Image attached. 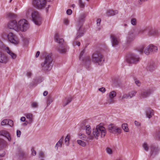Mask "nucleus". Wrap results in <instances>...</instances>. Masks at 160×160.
<instances>
[{
    "label": "nucleus",
    "mask_w": 160,
    "mask_h": 160,
    "mask_svg": "<svg viewBox=\"0 0 160 160\" xmlns=\"http://www.w3.org/2000/svg\"><path fill=\"white\" fill-rule=\"evenodd\" d=\"M4 143V141L2 139H0V148H2L3 146Z\"/></svg>",
    "instance_id": "48"
},
{
    "label": "nucleus",
    "mask_w": 160,
    "mask_h": 160,
    "mask_svg": "<svg viewBox=\"0 0 160 160\" xmlns=\"http://www.w3.org/2000/svg\"><path fill=\"white\" fill-rule=\"evenodd\" d=\"M106 152L107 153L109 154H112V150L110 148H108L106 149Z\"/></svg>",
    "instance_id": "47"
},
{
    "label": "nucleus",
    "mask_w": 160,
    "mask_h": 160,
    "mask_svg": "<svg viewBox=\"0 0 160 160\" xmlns=\"http://www.w3.org/2000/svg\"><path fill=\"white\" fill-rule=\"evenodd\" d=\"M146 115L149 118H151L154 115L153 110L150 108H148L146 111Z\"/></svg>",
    "instance_id": "22"
},
{
    "label": "nucleus",
    "mask_w": 160,
    "mask_h": 160,
    "mask_svg": "<svg viewBox=\"0 0 160 160\" xmlns=\"http://www.w3.org/2000/svg\"><path fill=\"white\" fill-rule=\"evenodd\" d=\"M97 127L99 133V135H100L101 138L104 137L106 133L105 128L102 125L101 123L97 125Z\"/></svg>",
    "instance_id": "15"
},
{
    "label": "nucleus",
    "mask_w": 160,
    "mask_h": 160,
    "mask_svg": "<svg viewBox=\"0 0 160 160\" xmlns=\"http://www.w3.org/2000/svg\"><path fill=\"white\" fill-rule=\"evenodd\" d=\"M69 136L68 135L67 136L65 139V142L66 143V144L67 146H68L69 144Z\"/></svg>",
    "instance_id": "36"
},
{
    "label": "nucleus",
    "mask_w": 160,
    "mask_h": 160,
    "mask_svg": "<svg viewBox=\"0 0 160 160\" xmlns=\"http://www.w3.org/2000/svg\"><path fill=\"white\" fill-rule=\"evenodd\" d=\"M44 157V154L43 152L41 151L39 153V157L42 158Z\"/></svg>",
    "instance_id": "52"
},
{
    "label": "nucleus",
    "mask_w": 160,
    "mask_h": 160,
    "mask_svg": "<svg viewBox=\"0 0 160 160\" xmlns=\"http://www.w3.org/2000/svg\"><path fill=\"white\" fill-rule=\"evenodd\" d=\"M21 120V121L22 122H25V121L26 122H27L28 123V121H25L26 120V118H25V117H22L21 118V119H20Z\"/></svg>",
    "instance_id": "56"
},
{
    "label": "nucleus",
    "mask_w": 160,
    "mask_h": 160,
    "mask_svg": "<svg viewBox=\"0 0 160 160\" xmlns=\"http://www.w3.org/2000/svg\"><path fill=\"white\" fill-rule=\"evenodd\" d=\"M101 21V19L100 18L98 19L97 20V24L98 26H100V24Z\"/></svg>",
    "instance_id": "55"
},
{
    "label": "nucleus",
    "mask_w": 160,
    "mask_h": 160,
    "mask_svg": "<svg viewBox=\"0 0 160 160\" xmlns=\"http://www.w3.org/2000/svg\"><path fill=\"white\" fill-rule=\"evenodd\" d=\"M77 142L78 144L82 147H85L86 145V143L83 141L79 140H78Z\"/></svg>",
    "instance_id": "34"
},
{
    "label": "nucleus",
    "mask_w": 160,
    "mask_h": 160,
    "mask_svg": "<svg viewBox=\"0 0 160 160\" xmlns=\"http://www.w3.org/2000/svg\"><path fill=\"white\" fill-rule=\"evenodd\" d=\"M25 116L29 120L28 123L31 124L33 122V116L32 114L30 113H26L25 114Z\"/></svg>",
    "instance_id": "27"
},
{
    "label": "nucleus",
    "mask_w": 160,
    "mask_h": 160,
    "mask_svg": "<svg viewBox=\"0 0 160 160\" xmlns=\"http://www.w3.org/2000/svg\"><path fill=\"white\" fill-rule=\"evenodd\" d=\"M83 64L88 68L89 67L91 64V61L90 57H86L83 60Z\"/></svg>",
    "instance_id": "20"
},
{
    "label": "nucleus",
    "mask_w": 160,
    "mask_h": 160,
    "mask_svg": "<svg viewBox=\"0 0 160 160\" xmlns=\"http://www.w3.org/2000/svg\"><path fill=\"white\" fill-rule=\"evenodd\" d=\"M114 102V100L113 98H109L108 100L107 101V103L110 104L113 103Z\"/></svg>",
    "instance_id": "39"
},
{
    "label": "nucleus",
    "mask_w": 160,
    "mask_h": 160,
    "mask_svg": "<svg viewBox=\"0 0 160 160\" xmlns=\"http://www.w3.org/2000/svg\"><path fill=\"white\" fill-rule=\"evenodd\" d=\"M66 102H63V106L65 107L70 103L72 100V98L69 97L67 99L66 98Z\"/></svg>",
    "instance_id": "31"
},
{
    "label": "nucleus",
    "mask_w": 160,
    "mask_h": 160,
    "mask_svg": "<svg viewBox=\"0 0 160 160\" xmlns=\"http://www.w3.org/2000/svg\"><path fill=\"white\" fill-rule=\"evenodd\" d=\"M20 154H21V155H22V156H23L25 154L24 152L22 150H21L20 151Z\"/></svg>",
    "instance_id": "61"
},
{
    "label": "nucleus",
    "mask_w": 160,
    "mask_h": 160,
    "mask_svg": "<svg viewBox=\"0 0 160 160\" xmlns=\"http://www.w3.org/2000/svg\"><path fill=\"white\" fill-rule=\"evenodd\" d=\"M157 137L160 139V129L158 130L157 133Z\"/></svg>",
    "instance_id": "59"
},
{
    "label": "nucleus",
    "mask_w": 160,
    "mask_h": 160,
    "mask_svg": "<svg viewBox=\"0 0 160 160\" xmlns=\"http://www.w3.org/2000/svg\"><path fill=\"white\" fill-rule=\"evenodd\" d=\"M131 23L133 25H135L136 24L137 20L136 19L133 18L131 20Z\"/></svg>",
    "instance_id": "42"
},
{
    "label": "nucleus",
    "mask_w": 160,
    "mask_h": 160,
    "mask_svg": "<svg viewBox=\"0 0 160 160\" xmlns=\"http://www.w3.org/2000/svg\"><path fill=\"white\" fill-rule=\"evenodd\" d=\"M64 23L65 24L67 25L68 24V21L67 19H65L64 20Z\"/></svg>",
    "instance_id": "64"
},
{
    "label": "nucleus",
    "mask_w": 160,
    "mask_h": 160,
    "mask_svg": "<svg viewBox=\"0 0 160 160\" xmlns=\"http://www.w3.org/2000/svg\"><path fill=\"white\" fill-rule=\"evenodd\" d=\"M21 135V132L20 130H17V135L18 137H20Z\"/></svg>",
    "instance_id": "54"
},
{
    "label": "nucleus",
    "mask_w": 160,
    "mask_h": 160,
    "mask_svg": "<svg viewBox=\"0 0 160 160\" xmlns=\"http://www.w3.org/2000/svg\"><path fill=\"white\" fill-rule=\"evenodd\" d=\"M31 106L32 108H38V103L36 102H32L31 103Z\"/></svg>",
    "instance_id": "40"
},
{
    "label": "nucleus",
    "mask_w": 160,
    "mask_h": 160,
    "mask_svg": "<svg viewBox=\"0 0 160 160\" xmlns=\"http://www.w3.org/2000/svg\"><path fill=\"white\" fill-rule=\"evenodd\" d=\"M134 123L137 126H139L140 125V123L136 121H135Z\"/></svg>",
    "instance_id": "60"
},
{
    "label": "nucleus",
    "mask_w": 160,
    "mask_h": 160,
    "mask_svg": "<svg viewBox=\"0 0 160 160\" xmlns=\"http://www.w3.org/2000/svg\"><path fill=\"white\" fill-rule=\"evenodd\" d=\"M92 133L93 137L96 139H98V137L100 136L99 133L98 132V130L97 128V126L95 128H94L92 130Z\"/></svg>",
    "instance_id": "25"
},
{
    "label": "nucleus",
    "mask_w": 160,
    "mask_h": 160,
    "mask_svg": "<svg viewBox=\"0 0 160 160\" xmlns=\"http://www.w3.org/2000/svg\"><path fill=\"white\" fill-rule=\"evenodd\" d=\"M54 38L56 42L59 44V46L57 48L58 51L61 53H65L67 52L68 47L64 43L63 39L60 38L58 33L55 34Z\"/></svg>",
    "instance_id": "2"
},
{
    "label": "nucleus",
    "mask_w": 160,
    "mask_h": 160,
    "mask_svg": "<svg viewBox=\"0 0 160 160\" xmlns=\"http://www.w3.org/2000/svg\"><path fill=\"white\" fill-rule=\"evenodd\" d=\"M79 136L80 137V138L81 139H83L84 140H85V137H87V136H85V135L84 134H81V133H79Z\"/></svg>",
    "instance_id": "46"
},
{
    "label": "nucleus",
    "mask_w": 160,
    "mask_h": 160,
    "mask_svg": "<svg viewBox=\"0 0 160 160\" xmlns=\"http://www.w3.org/2000/svg\"><path fill=\"white\" fill-rule=\"evenodd\" d=\"M151 93V90L148 89L142 91L141 93V97L142 98H146L148 97Z\"/></svg>",
    "instance_id": "17"
},
{
    "label": "nucleus",
    "mask_w": 160,
    "mask_h": 160,
    "mask_svg": "<svg viewBox=\"0 0 160 160\" xmlns=\"http://www.w3.org/2000/svg\"><path fill=\"white\" fill-rule=\"evenodd\" d=\"M0 135L5 137L9 141L11 140V138L9 132L7 131L2 130L0 131Z\"/></svg>",
    "instance_id": "19"
},
{
    "label": "nucleus",
    "mask_w": 160,
    "mask_h": 160,
    "mask_svg": "<svg viewBox=\"0 0 160 160\" xmlns=\"http://www.w3.org/2000/svg\"><path fill=\"white\" fill-rule=\"evenodd\" d=\"M135 83L138 86H139L141 85V82H140L137 79H135Z\"/></svg>",
    "instance_id": "51"
},
{
    "label": "nucleus",
    "mask_w": 160,
    "mask_h": 160,
    "mask_svg": "<svg viewBox=\"0 0 160 160\" xmlns=\"http://www.w3.org/2000/svg\"><path fill=\"white\" fill-rule=\"evenodd\" d=\"M8 26L10 29L18 31L17 23L15 20H14L10 21L8 23Z\"/></svg>",
    "instance_id": "16"
},
{
    "label": "nucleus",
    "mask_w": 160,
    "mask_h": 160,
    "mask_svg": "<svg viewBox=\"0 0 160 160\" xmlns=\"http://www.w3.org/2000/svg\"><path fill=\"white\" fill-rule=\"evenodd\" d=\"M53 58L51 54L46 56L44 62L41 64L42 69L44 71H49L52 68L53 65Z\"/></svg>",
    "instance_id": "1"
},
{
    "label": "nucleus",
    "mask_w": 160,
    "mask_h": 160,
    "mask_svg": "<svg viewBox=\"0 0 160 160\" xmlns=\"http://www.w3.org/2000/svg\"><path fill=\"white\" fill-rule=\"evenodd\" d=\"M5 50L10 55L12 59H15L16 58L17 55L11 51L8 47H6L5 48Z\"/></svg>",
    "instance_id": "23"
},
{
    "label": "nucleus",
    "mask_w": 160,
    "mask_h": 160,
    "mask_svg": "<svg viewBox=\"0 0 160 160\" xmlns=\"http://www.w3.org/2000/svg\"><path fill=\"white\" fill-rule=\"evenodd\" d=\"M128 94H124L122 97L121 99H128L130 98L128 95Z\"/></svg>",
    "instance_id": "43"
},
{
    "label": "nucleus",
    "mask_w": 160,
    "mask_h": 160,
    "mask_svg": "<svg viewBox=\"0 0 160 160\" xmlns=\"http://www.w3.org/2000/svg\"><path fill=\"white\" fill-rule=\"evenodd\" d=\"M40 53V52L39 51H37L36 53V58L38 57V56H39Z\"/></svg>",
    "instance_id": "63"
},
{
    "label": "nucleus",
    "mask_w": 160,
    "mask_h": 160,
    "mask_svg": "<svg viewBox=\"0 0 160 160\" xmlns=\"http://www.w3.org/2000/svg\"><path fill=\"white\" fill-rule=\"evenodd\" d=\"M155 68L154 63L153 62L149 64L148 66L147 69L150 72H152Z\"/></svg>",
    "instance_id": "28"
},
{
    "label": "nucleus",
    "mask_w": 160,
    "mask_h": 160,
    "mask_svg": "<svg viewBox=\"0 0 160 160\" xmlns=\"http://www.w3.org/2000/svg\"><path fill=\"white\" fill-rule=\"evenodd\" d=\"M79 4L81 8H83L85 7V4L83 2L82 0H79Z\"/></svg>",
    "instance_id": "37"
},
{
    "label": "nucleus",
    "mask_w": 160,
    "mask_h": 160,
    "mask_svg": "<svg viewBox=\"0 0 160 160\" xmlns=\"http://www.w3.org/2000/svg\"><path fill=\"white\" fill-rule=\"evenodd\" d=\"M118 12L117 10L113 11L112 10H109L107 11L106 14V15L108 17L113 16L117 14Z\"/></svg>",
    "instance_id": "26"
},
{
    "label": "nucleus",
    "mask_w": 160,
    "mask_h": 160,
    "mask_svg": "<svg viewBox=\"0 0 160 160\" xmlns=\"http://www.w3.org/2000/svg\"><path fill=\"white\" fill-rule=\"evenodd\" d=\"M99 91L102 92V93L106 91V89L102 87L101 88H99L98 89Z\"/></svg>",
    "instance_id": "50"
},
{
    "label": "nucleus",
    "mask_w": 160,
    "mask_h": 160,
    "mask_svg": "<svg viewBox=\"0 0 160 160\" xmlns=\"http://www.w3.org/2000/svg\"><path fill=\"white\" fill-rule=\"evenodd\" d=\"M110 38L112 46H116L118 45L120 42V39L117 37L115 35L111 34L110 35Z\"/></svg>",
    "instance_id": "14"
},
{
    "label": "nucleus",
    "mask_w": 160,
    "mask_h": 160,
    "mask_svg": "<svg viewBox=\"0 0 160 160\" xmlns=\"http://www.w3.org/2000/svg\"><path fill=\"white\" fill-rule=\"evenodd\" d=\"M136 93V92L135 91H132L130 92L128 94L130 98H131L132 97L134 96Z\"/></svg>",
    "instance_id": "35"
},
{
    "label": "nucleus",
    "mask_w": 160,
    "mask_h": 160,
    "mask_svg": "<svg viewBox=\"0 0 160 160\" xmlns=\"http://www.w3.org/2000/svg\"><path fill=\"white\" fill-rule=\"evenodd\" d=\"M32 20L34 23L38 26L40 25L42 23V18L40 14L36 11L32 12L31 14Z\"/></svg>",
    "instance_id": "6"
},
{
    "label": "nucleus",
    "mask_w": 160,
    "mask_h": 160,
    "mask_svg": "<svg viewBox=\"0 0 160 160\" xmlns=\"http://www.w3.org/2000/svg\"><path fill=\"white\" fill-rule=\"evenodd\" d=\"M7 16L11 18H15V15L12 13H8L7 14Z\"/></svg>",
    "instance_id": "38"
},
{
    "label": "nucleus",
    "mask_w": 160,
    "mask_h": 160,
    "mask_svg": "<svg viewBox=\"0 0 160 160\" xmlns=\"http://www.w3.org/2000/svg\"><path fill=\"white\" fill-rule=\"evenodd\" d=\"M66 12L68 15H70L72 14V11L70 9H68L67 10Z\"/></svg>",
    "instance_id": "53"
},
{
    "label": "nucleus",
    "mask_w": 160,
    "mask_h": 160,
    "mask_svg": "<svg viewBox=\"0 0 160 160\" xmlns=\"http://www.w3.org/2000/svg\"><path fill=\"white\" fill-rule=\"evenodd\" d=\"M84 52V50H83L81 52L79 56V59L81 60V59L82 57L83 56Z\"/></svg>",
    "instance_id": "57"
},
{
    "label": "nucleus",
    "mask_w": 160,
    "mask_h": 160,
    "mask_svg": "<svg viewBox=\"0 0 160 160\" xmlns=\"http://www.w3.org/2000/svg\"><path fill=\"white\" fill-rule=\"evenodd\" d=\"M53 99L51 96H48L47 98V105L48 106L53 102Z\"/></svg>",
    "instance_id": "29"
},
{
    "label": "nucleus",
    "mask_w": 160,
    "mask_h": 160,
    "mask_svg": "<svg viewBox=\"0 0 160 160\" xmlns=\"http://www.w3.org/2000/svg\"><path fill=\"white\" fill-rule=\"evenodd\" d=\"M122 127L125 132H128L129 131L128 128L127 124L123 123L122 124Z\"/></svg>",
    "instance_id": "32"
},
{
    "label": "nucleus",
    "mask_w": 160,
    "mask_h": 160,
    "mask_svg": "<svg viewBox=\"0 0 160 160\" xmlns=\"http://www.w3.org/2000/svg\"><path fill=\"white\" fill-rule=\"evenodd\" d=\"M8 119L3 120L1 122V125L3 126L6 125H8Z\"/></svg>",
    "instance_id": "41"
},
{
    "label": "nucleus",
    "mask_w": 160,
    "mask_h": 160,
    "mask_svg": "<svg viewBox=\"0 0 160 160\" xmlns=\"http://www.w3.org/2000/svg\"><path fill=\"white\" fill-rule=\"evenodd\" d=\"M143 147L145 151H148V148L146 143H143Z\"/></svg>",
    "instance_id": "44"
},
{
    "label": "nucleus",
    "mask_w": 160,
    "mask_h": 160,
    "mask_svg": "<svg viewBox=\"0 0 160 160\" xmlns=\"http://www.w3.org/2000/svg\"><path fill=\"white\" fill-rule=\"evenodd\" d=\"M32 72H31L28 71L27 72L26 75L28 77H30L32 75Z\"/></svg>",
    "instance_id": "58"
},
{
    "label": "nucleus",
    "mask_w": 160,
    "mask_h": 160,
    "mask_svg": "<svg viewBox=\"0 0 160 160\" xmlns=\"http://www.w3.org/2000/svg\"><path fill=\"white\" fill-rule=\"evenodd\" d=\"M116 93L115 91H111L109 93V98H113L116 96Z\"/></svg>",
    "instance_id": "33"
},
{
    "label": "nucleus",
    "mask_w": 160,
    "mask_h": 160,
    "mask_svg": "<svg viewBox=\"0 0 160 160\" xmlns=\"http://www.w3.org/2000/svg\"><path fill=\"white\" fill-rule=\"evenodd\" d=\"M151 155L157 154L159 151V149L158 147H156L153 145L151 146Z\"/></svg>",
    "instance_id": "24"
},
{
    "label": "nucleus",
    "mask_w": 160,
    "mask_h": 160,
    "mask_svg": "<svg viewBox=\"0 0 160 160\" xmlns=\"http://www.w3.org/2000/svg\"><path fill=\"white\" fill-rule=\"evenodd\" d=\"M108 129L110 132L113 134H120L122 131L121 128L113 124H111L108 126Z\"/></svg>",
    "instance_id": "8"
},
{
    "label": "nucleus",
    "mask_w": 160,
    "mask_h": 160,
    "mask_svg": "<svg viewBox=\"0 0 160 160\" xmlns=\"http://www.w3.org/2000/svg\"><path fill=\"white\" fill-rule=\"evenodd\" d=\"M146 31L148 32V34L149 35L154 36L158 34V31L153 29L151 28H145L141 29L139 31V33L142 34Z\"/></svg>",
    "instance_id": "12"
},
{
    "label": "nucleus",
    "mask_w": 160,
    "mask_h": 160,
    "mask_svg": "<svg viewBox=\"0 0 160 160\" xmlns=\"http://www.w3.org/2000/svg\"><path fill=\"white\" fill-rule=\"evenodd\" d=\"M85 14H82L80 15L79 18L77 25V27L78 29L76 36L75 38V39L76 40L81 37L83 34L84 31L82 27L85 21Z\"/></svg>",
    "instance_id": "3"
},
{
    "label": "nucleus",
    "mask_w": 160,
    "mask_h": 160,
    "mask_svg": "<svg viewBox=\"0 0 160 160\" xmlns=\"http://www.w3.org/2000/svg\"><path fill=\"white\" fill-rule=\"evenodd\" d=\"M135 38V36L133 33L131 32H129L128 36L127 38L126 43L127 44H130L132 42Z\"/></svg>",
    "instance_id": "18"
},
{
    "label": "nucleus",
    "mask_w": 160,
    "mask_h": 160,
    "mask_svg": "<svg viewBox=\"0 0 160 160\" xmlns=\"http://www.w3.org/2000/svg\"><path fill=\"white\" fill-rule=\"evenodd\" d=\"M139 59L138 56L131 54L127 59V61L129 63H136L139 61Z\"/></svg>",
    "instance_id": "11"
},
{
    "label": "nucleus",
    "mask_w": 160,
    "mask_h": 160,
    "mask_svg": "<svg viewBox=\"0 0 160 160\" xmlns=\"http://www.w3.org/2000/svg\"><path fill=\"white\" fill-rule=\"evenodd\" d=\"M91 60L94 63L99 65H102L104 62V56L98 52L93 53L92 55Z\"/></svg>",
    "instance_id": "5"
},
{
    "label": "nucleus",
    "mask_w": 160,
    "mask_h": 160,
    "mask_svg": "<svg viewBox=\"0 0 160 160\" xmlns=\"http://www.w3.org/2000/svg\"><path fill=\"white\" fill-rule=\"evenodd\" d=\"M63 140V138H62L56 143L55 147L57 148V149H58V147H61L62 146V142Z\"/></svg>",
    "instance_id": "30"
},
{
    "label": "nucleus",
    "mask_w": 160,
    "mask_h": 160,
    "mask_svg": "<svg viewBox=\"0 0 160 160\" xmlns=\"http://www.w3.org/2000/svg\"><path fill=\"white\" fill-rule=\"evenodd\" d=\"M8 61V58L1 52H0V62L6 63Z\"/></svg>",
    "instance_id": "21"
},
{
    "label": "nucleus",
    "mask_w": 160,
    "mask_h": 160,
    "mask_svg": "<svg viewBox=\"0 0 160 160\" xmlns=\"http://www.w3.org/2000/svg\"><path fill=\"white\" fill-rule=\"evenodd\" d=\"M75 44V45H77L78 46H80V42H74Z\"/></svg>",
    "instance_id": "62"
},
{
    "label": "nucleus",
    "mask_w": 160,
    "mask_h": 160,
    "mask_svg": "<svg viewBox=\"0 0 160 160\" xmlns=\"http://www.w3.org/2000/svg\"><path fill=\"white\" fill-rule=\"evenodd\" d=\"M31 151H32V155L33 156H35L36 155V152L34 150L33 148H32L31 149Z\"/></svg>",
    "instance_id": "49"
},
{
    "label": "nucleus",
    "mask_w": 160,
    "mask_h": 160,
    "mask_svg": "<svg viewBox=\"0 0 160 160\" xmlns=\"http://www.w3.org/2000/svg\"><path fill=\"white\" fill-rule=\"evenodd\" d=\"M13 123L12 120L8 119V125L11 127H12L13 126Z\"/></svg>",
    "instance_id": "45"
},
{
    "label": "nucleus",
    "mask_w": 160,
    "mask_h": 160,
    "mask_svg": "<svg viewBox=\"0 0 160 160\" xmlns=\"http://www.w3.org/2000/svg\"><path fill=\"white\" fill-rule=\"evenodd\" d=\"M8 38L9 41L15 45H17L19 43V40L17 37L12 32L9 33L8 35Z\"/></svg>",
    "instance_id": "9"
},
{
    "label": "nucleus",
    "mask_w": 160,
    "mask_h": 160,
    "mask_svg": "<svg viewBox=\"0 0 160 160\" xmlns=\"http://www.w3.org/2000/svg\"><path fill=\"white\" fill-rule=\"evenodd\" d=\"M18 31L21 30L24 31L28 28L27 21L25 19L20 20L17 23Z\"/></svg>",
    "instance_id": "7"
},
{
    "label": "nucleus",
    "mask_w": 160,
    "mask_h": 160,
    "mask_svg": "<svg viewBox=\"0 0 160 160\" xmlns=\"http://www.w3.org/2000/svg\"><path fill=\"white\" fill-rule=\"evenodd\" d=\"M86 133L88 135L87 137H85L86 141L88 142L90 140H92L94 138L93 136L91 134V129L89 125L86 126Z\"/></svg>",
    "instance_id": "13"
},
{
    "label": "nucleus",
    "mask_w": 160,
    "mask_h": 160,
    "mask_svg": "<svg viewBox=\"0 0 160 160\" xmlns=\"http://www.w3.org/2000/svg\"><path fill=\"white\" fill-rule=\"evenodd\" d=\"M144 45H142L139 47L138 51L140 54H142L143 52L145 53L147 55H149L150 53L157 52L158 48L157 46L151 44L148 46L146 48Z\"/></svg>",
    "instance_id": "4"
},
{
    "label": "nucleus",
    "mask_w": 160,
    "mask_h": 160,
    "mask_svg": "<svg viewBox=\"0 0 160 160\" xmlns=\"http://www.w3.org/2000/svg\"><path fill=\"white\" fill-rule=\"evenodd\" d=\"M33 3L37 8L42 9L45 6L46 1V0H33Z\"/></svg>",
    "instance_id": "10"
}]
</instances>
